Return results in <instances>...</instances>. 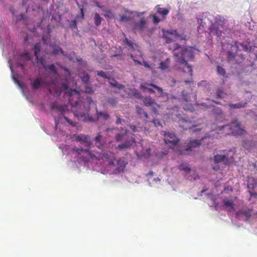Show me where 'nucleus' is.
Instances as JSON below:
<instances>
[{"label":"nucleus","instance_id":"59","mask_svg":"<svg viewBox=\"0 0 257 257\" xmlns=\"http://www.w3.org/2000/svg\"><path fill=\"white\" fill-rule=\"evenodd\" d=\"M20 16V18H21V20H23L24 19V17H25L24 14H21Z\"/></svg>","mask_w":257,"mask_h":257},{"label":"nucleus","instance_id":"9","mask_svg":"<svg viewBox=\"0 0 257 257\" xmlns=\"http://www.w3.org/2000/svg\"><path fill=\"white\" fill-rule=\"evenodd\" d=\"M31 58L29 52H25L19 56L18 65L22 69L25 68L24 63L29 61L31 60Z\"/></svg>","mask_w":257,"mask_h":257},{"label":"nucleus","instance_id":"29","mask_svg":"<svg viewBox=\"0 0 257 257\" xmlns=\"http://www.w3.org/2000/svg\"><path fill=\"white\" fill-rule=\"evenodd\" d=\"M179 169L180 170H183L187 173H189L191 171V169L188 167L186 164H182L179 166Z\"/></svg>","mask_w":257,"mask_h":257},{"label":"nucleus","instance_id":"10","mask_svg":"<svg viewBox=\"0 0 257 257\" xmlns=\"http://www.w3.org/2000/svg\"><path fill=\"white\" fill-rule=\"evenodd\" d=\"M75 139L77 142L83 143L87 147L89 148L92 145V142L90 140V136L88 135L81 134L76 136Z\"/></svg>","mask_w":257,"mask_h":257},{"label":"nucleus","instance_id":"21","mask_svg":"<svg viewBox=\"0 0 257 257\" xmlns=\"http://www.w3.org/2000/svg\"><path fill=\"white\" fill-rule=\"evenodd\" d=\"M251 210L249 208L240 210L238 211V214H242L246 217V220H248L251 216Z\"/></svg>","mask_w":257,"mask_h":257},{"label":"nucleus","instance_id":"64","mask_svg":"<svg viewBox=\"0 0 257 257\" xmlns=\"http://www.w3.org/2000/svg\"><path fill=\"white\" fill-rule=\"evenodd\" d=\"M92 101H92V100L91 98H90V99H89V104H90L91 102H92Z\"/></svg>","mask_w":257,"mask_h":257},{"label":"nucleus","instance_id":"16","mask_svg":"<svg viewBox=\"0 0 257 257\" xmlns=\"http://www.w3.org/2000/svg\"><path fill=\"white\" fill-rule=\"evenodd\" d=\"M201 144L200 140H192L190 141L187 146L185 149L186 151H191L193 148H195L200 146Z\"/></svg>","mask_w":257,"mask_h":257},{"label":"nucleus","instance_id":"14","mask_svg":"<svg viewBox=\"0 0 257 257\" xmlns=\"http://www.w3.org/2000/svg\"><path fill=\"white\" fill-rule=\"evenodd\" d=\"M177 31L176 30L172 31H166L164 32L163 38L165 39L166 43H170L172 42V38L170 35H176Z\"/></svg>","mask_w":257,"mask_h":257},{"label":"nucleus","instance_id":"37","mask_svg":"<svg viewBox=\"0 0 257 257\" xmlns=\"http://www.w3.org/2000/svg\"><path fill=\"white\" fill-rule=\"evenodd\" d=\"M133 95L136 98L142 99H143V95L141 93L138 92L136 89H134L133 91Z\"/></svg>","mask_w":257,"mask_h":257},{"label":"nucleus","instance_id":"18","mask_svg":"<svg viewBox=\"0 0 257 257\" xmlns=\"http://www.w3.org/2000/svg\"><path fill=\"white\" fill-rule=\"evenodd\" d=\"M156 8L157 13L162 16L163 20H165L169 13V10L167 8H160L159 6H157Z\"/></svg>","mask_w":257,"mask_h":257},{"label":"nucleus","instance_id":"17","mask_svg":"<svg viewBox=\"0 0 257 257\" xmlns=\"http://www.w3.org/2000/svg\"><path fill=\"white\" fill-rule=\"evenodd\" d=\"M184 66L182 67V71L184 74H186L189 77L192 76V68L190 65H189L187 62L181 63Z\"/></svg>","mask_w":257,"mask_h":257},{"label":"nucleus","instance_id":"2","mask_svg":"<svg viewBox=\"0 0 257 257\" xmlns=\"http://www.w3.org/2000/svg\"><path fill=\"white\" fill-rule=\"evenodd\" d=\"M120 131L121 132L117 133L115 136L116 142H121L117 148L119 150L130 148L135 143V139L132 136H129V132L126 128H121Z\"/></svg>","mask_w":257,"mask_h":257},{"label":"nucleus","instance_id":"15","mask_svg":"<svg viewBox=\"0 0 257 257\" xmlns=\"http://www.w3.org/2000/svg\"><path fill=\"white\" fill-rule=\"evenodd\" d=\"M45 82L41 78H37L31 82L32 88L33 90L38 89L41 85L45 84Z\"/></svg>","mask_w":257,"mask_h":257},{"label":"nucleus","instance_id":"41","mask_svg":"<svg viewBox=\"0 0 257 257\" xmlns=\"http://www.w3.org/2000/svg\"><path fill=\"white\" fill-rule=\"evenodd\" d=\"M37 60L40 62L45 69L47 70V65L45 64L46 61L44 57H38V60Z\"/></svg>","mask_w":257,"mask_h":257},{"label":"nucleus","instance_id":"44","mask_svg":"<svg viewBox=\"0 0 257 257\" xmlns=\"http://www.w3.org/2000/svg\"><path fill=\"white\" fill-rule=\"evenodd\" d=\"M124 42L131 48L134 49V44L131 41L128 40L127 38L125 37Z\"/></svg>","mask_w":257,"mask_h":257},{"label":"nucleus","instance_id":"54","mask_svg":"<svg viewBox=\"0 0 257 257\" xmlns=\"http://www.w3.org/2000/svg\"><path fill=\"white\" fill-rule=\"evenodd\" d=\"M207 84V82L205 80H203V81H200V82H199L198 83V86H206V85Z\"/></svg>","mask_w":257,"mask_h":257},{"label":"nucleus","instance_id":"12","mask_svg":"<svg viewBox=\"0 0 257 257\" xmlns=\"http://www.w3.org/2000/svg\"><path fill=\"white\" fill-rule=\"evenodd\" d=\"M146 28V21L144 18H142L138 22L134 24V29L135 30L143 31Z\"/></svg>","mask_w":257,"mask_h":257},{"label":"nucleus","instance_id":"24","mask_svg":"<svg viewBox=\"0 0 257 257\" xmlns=\"http://www.w3.org/2000/svg\"><path fill=\"white\" fill-rule=\"evenodd\" d=\"M226 159V156L225 155H216L214 157V161L216 163H218L222 161H225Z\"/></svg>","mask_w":257,"mask_h":257},{"label":"nucleus","instance_id":"20","mask_svg":"<svg viewBox=\"0 0 257 257\" xmlns=\"http://www.w3.org/2000/svg\"><path fill=\"white\" fill-rule=\"evenodd\" d=\"M136 108L137 114L139 115L141 117H144L146 119L149 118V115L147 112L145 111L139 105H136Z\"/></svg>","mask_w":257,"mask_h":257},{"label":"nucleus","instance_id":"46","mask_svg":"<svg viewBox=\"0 0 257 257\" xmlns=\"http://www.w3.org/2000/svg\"><path fill=\"white\" fill-rule=\"evenodd\" d=\"M97 74L98 76H101L103 78H109V77L107 76V75L103 71H98Z\"/></svg>","mask_w":257,"mask_h":257},{"label":"nucleus","instance_id":"55","mask_svg":"<svg viewBox=\"0 0 257 257\" xmlns=\"http://www.w3.org/2000/svg\"><path fill=\"white\" fill-rule=\"evenodd\" d=\"M116 117H117V119H116V123L117 124H120L121 123V118H120V117L118 115H116Z\"/></svg>","mask_w":257,"mask_h":257},{"label":"nucleus","instance_id":"50","mask_svg":"<svg viewBox=\"0 0 257 257\" xmlns=\"http://www.w3.org/2000/svg\"><path fill=\"white\" fill-rule=\"evenodd\" d=\"M151 111L154 113L155 115H157L158 114V110H157V106L155 105H152L151 106Z\"/></svg>","mask_w":257,"mask_h":257},{"label":"nucleus","instance_id":"1","mask_svg":"<svg viewBox=\"0 0 257 257\" xmlns=\"http://www.w3.org/2000/svg\"><path fill=\"white\" fill-rule=\"evenodd\" d=\"M174 56L178 63H184L194 57V49L193 47H181L178 44H175Z\"/></svg>","mask_w":257,"mask_h":257},{"label":"nucleus","instance_id":"5","mask_svg":"<svg viewBox=\"0 0 257 257\" xmlns=\"http://www.w3.org/2000/svg\"><path fill=\"white\" fill-rule=\"evenodd\" d=\"M140 88L143 90H147L148 92L151 94L155 93L153 89H155L160 96H162L164 93L163 89L153 83H143L140 85Z\"/></svg>","mask_w":257,"mask_h":257},{"label":"nucleus","instance_id":"13","mask_svg":"<svg viewBox=\"0 0 257 257\" xmlns=\"http://www.w3.org/2000/svg\"><path fill=\"white\" fill-rule=\"evenodd\" d=\"M142 100L145 105L147 106H151L152 105H156L158 108L160 107V105L157 104L155 99L152 98L150 96L143 97Z\"/></svg>","mask_w":257,"mask_h":257},{"label":"nucleus","instance_id":"23","mask_svg":"<svg viewBox=\"0 0 257 257\" xmlns=\"http://www.w3.org/2000/svg\"><path fill=\"white\" fill-rule=\"evenodd\" d=\"M170 59L167 58L164 62H162L160 64L159 68L163 71L167 69L169 67Z\"/></svg>","mask_w":257,"mask_h":257},{"label":"nucleus","instance_id":"49","mask_svg":"<svg viewBox=\"0 0 257 257\" xmlns=\"http://www.w3.org/2000/svg\"><path fill=\"white\" fill-rule=\"evenodd\" d=\"M74 94L77 95V97H78L79 95V93L78 91L77 90H76V89L71 90L69 92V95L70 96H72Z\"/></svg>","mask_w":257,"mask_h":257},{"label":"nucleus","instance_id":"4","mask_svg":"<svg viewBox=\"0 0 257 257\" xmlns=\"http://www.w3.org/2000/svg\"><path fill=\"white\" fill-rule=\"evenodd\" d=\"M224 127H229L231 130V134L234 135H243L245 134L246 132L244 130L240 127V123L235 121L230 124V125H224L218 127V130L221 131Z\"/></svg>","mask_w":257,"mask_h":257},{"label":"nucleus","instance_id":"19","mask_svg":"<svg viewBox=\"0 0 257 257\" xmlns=\"http://www.w3.org/2000/svg\"><path fill=\"white\" fill-rule=\"evenodd\" d=\"M130 56H131V58L133 59V60L135 62H137L138 64L141 65H143L146 68H148V69H154V67H152L151 65H149L146 61L144 60L143 61V62H142L141 61L137 60L136 59L135 57L133 54H131Z\"/></svg>","mask_w":257,"mask_h":257},{"label":"nucleus","instance_id":"57","mask_svg":"<svg viewBox=\"0 0 257 257\" xmlns=\"http://www.w3.org/2000/svg\"><path fill=\"white\" fill-rule=\"evenodd\" d=\"M250 195L251 197H253L255 198L257 197V193H252L251 192H250Z\"/></svg>","mask_w":257,"mask_h":257},{"label":"nucleus","instance_id":"45","mask_svg":"<svg viewBox=\"0 0 257 257\" xmlns=\"http://www.w3.org/2000/svg\"><path fill=\"white\" fill-rule=\"evenodd\" d=\"M183 122L184 123V124H183L182 125V126L185 130H187L188 128H190L191 127V126L190 125H188V123L190 124V121H188L187 120H183Z\"/></svg>","mask_w":257,"mask_h":257},{"label":"nucleus","instance_id":"42","mask_svg":"<svg viewBox=\"0 0 257 257\" xmlns=\"http://www.w3.org/2000/svg\"><path fill=\"white\" fill-rule=\"evenodd\" d=\"M109 83L111 86L116 87L119 89H122L124 87V86L123 85L117 83L115 81H114V83L111 82H110Z\"/></svg>","mask_w":257,"mask_h":257},{"label":"nucleus","instance_id":"31","mask_svg":"<svg viewBox=\"0 0 257 257\" xmlns=\"http://www.w3.org/2000/svg\"><path fill=\"white\" fill-rule=\"evenodd\" d=\"M89 79L90 77L89 74L87 73H85L83 76L81 77V79L84 84H87L89 83Z\"/></svg>","mask_w":257,"mask_h":257},{"label":"nucleus","instance_id":"39","mask_svg":"<svg viewBox=\"0 0 257 257\" xmlns=\"http://www.w3.org/2000/svg\"><path fill=\"white\" fill-rule=\"evenodd\" d=\"M217 73L220 75L224 76L225 75V70L221 66H218L217 67Z\"/></svg>","mask_w":257,"mask_h":257},{"label":"nucleus","instance_id":"28","mask_svg":"<svg viewBox=\"0 0 257 257\" xmlns=\"http://www.w3.org/2000/svg\"><path fill=\"white\" fill-rule=\"evenodd\" d=\"M106 102L112 106H115L117 104L118 101L116 98L114 97H109L107 99Z\"/></svg>","mask_w":257,"mask_h":257},{"label":"nucleus","instance_id":"27","mask_svg":"<svg viewBox=\"0 0 257 257\" xmlns=\"http://www.w3.org/2000/svg\"><path fill=\"white\" fill-rule=\"evenodd\" d=\"M84 88H85V90H84L85 93H88V94H91V93H93L94 90L89 83H87V84H84Z\"/></svg>","mask_w":257,"mask_h":257},{"label":"nucleus","instance_id":"22","mask_svg":"<svg viewBox=\"0 0 257 257\" xmlns=\"http://www.w3.org/2000/svg\"><path fill=\"white\" fill-rule=\"evenodd\" d=\"M102 136L100 134H98L97 136L94 138L95 141V145L98 149H102L103 148V144L101 142Z\"/></svg>","mask_w":257,"mask_h":257},{"label":"nucleus","instance_id":"61","mask_svg":"<svg viewBox=\"0 0 257 257\" xmlns=\"http://www.w3.org/2000/svg\"><path fill=\"white\" fill-rule=\"evenodd\" d=\"M138 52L140 56L142 57H143V54H142V52H141L140 51L138 50Z\"/></svg>","mask_w":257,"mask_h":257},{"label":"nucleus","instance_id":"52","mask_svg":"<svg viewBox=\"0 0 257 257\" xmlns=\"http://www.w3.org/2000/svg\"><path fill=\"white\" fill-rule=\"evenodd\" d=\"M128 20H129V18L128 17H127L125 15H122L120 17V22H124V21L126 22V21H128Z\"/></svg>","mask_w":257,"mask_h":257},{"label":"nucleus","instance_id":"3","mask_svg":"<svg viewBox=\"0 0 257 257\" xmlns=\"http://www.w3.org/2000/svg\"><path fill=\"white\" fill-rule=\"evenodd\" d=\"M46 84L50 85V93L56 96H59L63 91L66 90L68 88V81L61 82L60 78H57L55 80L51 81L50 83H46Z\"/></svg>","mask_w":257,"mask_h":257},{"label":"nucleus","instance_id":"32","mask_svg":"<svg viewBox=\"0 0 257 257\" xmlns=\"http://www.w3.org/2000/svg\"><path fill=\"white\" fill-rule=\"evenodd\" d=\"M216 96L218 98H223L225 95L223 89L222 88H218L216 92Z\"/></svg>","mask_w":257,"mask_h":257},{"label":"nucleus","instance_id":"36","mask_svg":"<svg viewBox=\"0 0 257 257\" xmlns=\"http://www.w3.org/2000/svg\"><path fill=\"white\" fill-rule=\"evenodd\" d=\"M214 112L216 113V114L217 115V117H223L224 116V114L223 113L222 110L220 109L219 107L215 108H214Z\"/></svg>","mask_w":257,"mask_h":257},{"label":"nucleus","instance_id":"11","mask_svg":"<svg viewBox=\"0 0 257 257\" xmlns=\"http://www.w3.org/2000/svg\"><path fill=\"white\" fill-rule=\"evenodd\" d=\"M51 107L52 109H56L58 111L61 112V115L63 116L64 119L68 122L71 125L74 126H75L74 123L71 121L69 119H68L66 116H64V112H65V108L62 105H59L57 104L56 103H54L52 104Z\"/></svg>","mask_w":257,"mask_h":257},{"label":"nucleus","instance_id":"63","mask_svg":"<svg viewBox=\"0 0 257 257\" xmlns=\"http://www.w3.org/2000/svg\"><path fill=\"white\" fill-rule=\"evenodd\" d=\"M81 14H82V17H83V16H84V14H83V9H81Z\"/></svg>","mask_w":257,"mask_h":257},{"label":"nucleus","instance_id":"43","mask_svg":"<svg viewBox=\"0 0 257 257\" xmlns=\"http://www.w3.org/2000/svg\"><path fill=\"white\" fill-rule=\"evenodd\" d=\"M47 68L51 70L54 73V74H56L57 73V69L54 64H52L48 66L47 65Z\"/></svg>","mask_w":257,"mask_h":257},{"label":"nucleus","instance_id":"62","mask_svg":"<svg viewBox=\"0 0 257 257\" xmlns=\"http://www.w3.org/2000/svg\"><path fill=\"white\" fill-rule=\"evenodd\" d=\"M184 82H185V83H189L191 82V81H190L188 80H186V79H185V80H184Z\"/></svg>","mask_w":257,"mask_h":257},{"label":"nucleus","instance_id":"47","mask_svg":"<svg viewBox=\"0 0 257 257\" xmlns=\"http://www.w3.org/2000/svg\"><path fill=\"white\" fill-rule=\"evenodd\" d=\"M235 53H233L231 51H229L228 52V56H227L228 60L229 61L231 60L235 57Z\"/></svg>","mask_w":257,"mask_h":257},{"label":"nucleus","instance_id":"35","mask_svg":"<svg viewBox=\"0 0 257 257\" xmlns=\"http://www.w3.org/2000/svg\"><path fill=\"white\" fill-rule=\"evenodd\" d=\"M97 115L98 117H102L104 119H107L109 115L106 112H97Z\"/></svg>","mask_w":257,"mask_h":257},{"label":"nucleus","instance_id":"30","mask_svg":"<svg viewBox=\"0 0 257 257\" xmlns=\"http://www.w3.org/2000/svg\"><path fill=\"white\" fill-rule=\"evenodd\" d=\"M245 103H238L236 104H232V103H229L228 105L230 108H240L242 107H244L245 105Z\"/></svg>","mask_w":257,"mask_h":257},{"label":"nucleus","instance_id":"33","mask_svg":"<svg viewBox=\"0 0 257 257\" xmlns=\"http://www.w3.org/2000/svg\"><path fill=\"white\" fill-rule=\"evenodd\" d=\"M223 203L224 205L227 206V207H229L231 209L234 208V204L233 201H230V200H223Z\"/></svg>","mask_w":257,"mask_h":257},{"label":"nucleus","instance_id":"38","mask_svg":"<svg viewBox=\"0 0 257 257\" xmlns=\"http://www.w3.org/2000/svg\"><path fill=\"white\" fill-rule=\"evenodd\" d=\"M59 52H60L63 55H65L64 51L60 47H59L53 49L52 52V54L54 55L58 54Z\"/></svg>","mask_w":257,"mask_h":257},{"label":"nucleus","instance_id":"34","mask_svg":"<svg viewBox=\"0 0 257 257\" xmlns=\"http://www.w3.org/2000/svg\"><path fill=\"white\" fill-rule=\"evenodd\" d=\"M75 151L76 152V153L78 154H81L82 153L85 152L89 155H91L90 152L88 149H83L82 148H76L75 149Z\"/></svg>","mask_w":257,"mask_h":257},{"label":"nucleus","instance_id":"7","mask_svg":"<svg viewBox=\"0 0 257 257\" xmlns=\"http://www.w3.org/2000/svg\"><path fill=\"white\" fill-rule=\"evenodd\" d=\"M100 159L103 161L106 162L108 164L112 166L114 165V162L116 161V157L115 154L110 151H105L102 153L100 155Z\"/></svg>","mask_w":257,"mask_h":257},{"label":"nucleus","instance_id":"58","mask_svg":"<svg viewBox=\"0 0 257 257\" xmlns=\"http://www.w3.org/2000/svg\"><path fill=\"white\" fill-rule=\"evenodd\" d=\"M71 27H76V21L75 20H74L72 21V24L71 25Z\"/></svg>","mask_w":257,"mask_h":257},{"label":"nucleus","instance_id":"53","mask_svg":"<svg viewBox=\"0 0 257 257\" xmlns=\"http://www.w3.org/2000/svg\"><path fill=\"white\" fill-rule=\"evenodd\" d=\"M130 128L132 130V131L134 133L138 132V130L137 128V127L135 125L130 124Z\"/></svg>","mask_w":257,"mask_h":257},{"label":"nucleus","instance_id":"48","mask_svg":"<svg viewBox=\"0 0 257 257\" xmlns=\"http://www.w3.org/2000/svg\"><path fill=\"white\" fill-rule=\"evenodd\" d=\"M152 17L153 22L154 24H157L161 21V19L159 18L157 16H156L155 15H153Z\"/></svg>","mask_w":257,"mask_h":257},{"label":"nucleus","instance_id":"26","mask_svg":"<svg viewBox=\"0 0 257 257\" xmlns=\"http://www.w3.org/2000/svg\"><path fill=\"white\" fill-rule=\"evenodd\" d=\"M34 54L36 60H38V54L41 51V45L40 43H36L34 46Z\"/></svg>","mask_w":257,"mask_h":257},{"label":"nucleus","instance_id":"40","mask_svg":"<svg viewBox=\"0 0 257 257\" xmlns=\"http://www.w3.org/2000/svg\"><path fill=\"white\" fill-rule=\"evenodd\" d=\"M216 24H214L213 25H212V31H214L215 34L217 35V36H220L221 35V30H218V29L217 28H216Z\"/></svg>","mask_w":257,"mask_h":257},{"label":"nucleus","instance_id":"8","mask_svg":"<svg viewBox=\"0 0 257 257\" xmlns=\"http://www.w3.org/2000/svg\"><path fill=\"white\" fill-rule=\"evenodd\" d=\"M114 165H112V167L115 168V171L116 173H121L124 171L128 162L124 157L120 158L118 159H116L114 162Z\"/></svg>","mask_w":257,"mask_h":257},{"label":"nucleus","instance_id":"51","mask_svg":"<svg viewBox=\"0 0 257 257\" xmlns=\"http://www.w3.org/2000/svg\"><path fill=\"white\" fill-rule=\"evenodd\" d=\"M104 16L106 18H111L113 17V15L110 11H107L105 12Z\"/></svg>","mask_w":257,"mask_h":257},{"label":"nucleus","instance_id":"25","mask_svg":"<svg viewBox=\"0 0 257 257\" xmlns=\"http://www.w3.org/2000/svg\"><path fill=\"white\" fill-rule=\"evenodd\" d=\"M94 24L96 26H99L102 22V18L99 15V14L96 13L94 16Z\"/></svg>","mask_w":257,"mask_h":257},{"label":"nucleus","instance_id":"56","mask_svg":"<svg viewBox=\"0 0 257 257\" xmlns=\"http://www.w3.org/2000/svg\"><path fill=\"white\" fill-rule=\"evenodd\" d=\"M237 43L236 42H235V45H233V46H232V47H231L232 50H233V48H235V51H237V49L238 48V45H237Z\"/></svg>","mask_w":257,"mask_h":257},{"label":"nucleus","instance_id":"6","mask_svg":"<svg viewBox=\"0 0 257 257\" xmlns=\"http://www.w3.org/2000/svg\"><path fill=\"white\" fill-rule=\"evenodd\" d=\"M164 140L166 144H168L169 147L174 149L178 144L179 140L174 133H165L164 134Z\"/></svg>","mask_w":257,"mask_h":257},{"label":"nucleus","instance_id":"60","mask_svg":"<svg viewBox=\"0 0 257 257\" xmlns=\"http://www.w3.org/2000/svg\"><path fill=\"white\" fill-rule=\"evenodd\" d=\"M153 174H154L153 172V171H150L148 173V175H149V176H153Z\"/></svg>","mask_w":257,"mask_h":257}]
</instances>
